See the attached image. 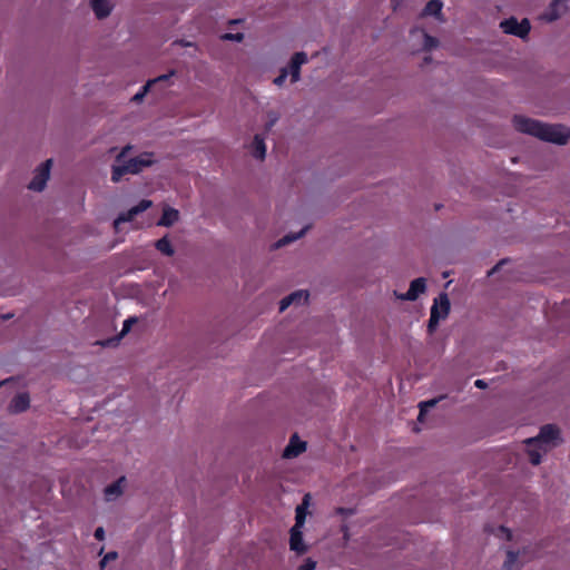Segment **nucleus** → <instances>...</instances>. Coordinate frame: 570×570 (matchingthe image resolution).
Returning a JSON list of instances; mask_svg holds the SVG:
<instances>
[{"label": "nucleus", "mask_w": 570, "mask_h": 570, "mask_svg": "<svg viewBox=\"0 0 570 570\" xmlns=\"http://www.w3.org/2000/svg\"><path fill=\"white\" fill-rule=\"evenodd\" d=\"M12 380H13V379H12V377H10V379H6V380L1 381V382H0V387H1V386H3L4 384H7V383L11 382Z\"/></svg>", "instance_id": "nucleus-43"}, {"label": "nucleus", "mask_w": 570, "mask_h": 570, "mask_svg": "<svg viewBox=\"0 0 570 570\" xmlns=\"http://www.w3.org/2000/svg\"><path fill=\"white\" fill-rule=\"evenodd\" d=\"M180 219V214L177 209L166 205L163 208V214L157 226L170 227Z\"/></svg>", "instance_id": "nucleus-16"}, {"label": "nucleus", "mask_w": 570, "mask_h": 570, "mask_svg": "<svg viewBox=\"0 0 570 570\" xmlns=\"http://www.w3.org/2000/svg\"><path fill=\"white\" fill-rule=\"evenodd\" d=\"M238 22H240V20H232L230 23H235V24H238Z\"/></svg>", "instance_id": "nucleus-47"}, {"label": "nucleus", "mask_w": 570, "mask_h": 570, "mask_svg": "<svg viewBox=\"0 0 570 570\" xmlns=\"http://www.w3.org/2000/svg\"><path fill=\"white\" fill-rule=\"evenodd\" d=\"M563 442L561 429L557 424L549 423L540 428L538 435L525 439L523 444L529 462L532 465H539L542 461V453H548Z\"/></svg>", "instance_id": "nucleus-2"}, {"label": "nucleus", "mask_w": 570, "mask_h": 570, "mask_svg": "<svg viewBox=\"0 0 570 570\" xmlns=\"http://www.w3.org/2000/svg\"><path fill=\"white\" fill-rule=\"evenodd\" d=\"M175 75H176V70L171 69L168 73L158 76V77L154 78V80H156V82L166 81Z\"/></svg>", "instance_id": "nucleus-36"}, {"label": "nucleus", "mask_w": 570, "mask_h": 570, "mask_svg": "<svg viewBox=\"0 0 570 570\" xmlns=\"http://www.w3.org/2000/svg\"><path fill=\"white\" fill-rule=\"evenodd\" d=\"M13 315L12 314H6V315H2V318L3 320H10Z\"/></svg>", "instance_id": "nucleus-45"}, {"label": "nucleus", "mask_w": 570, "mask_h": 570, "mask_svg": "<svg viewBox=\"0 0 570 570\" xmlns=\"http://www.w3.org/2000/svg\"><path fill=\"white\" fill-rule=\"evenodd\" d=\"M155 248L160 252L163 255L171 257L175 254V249L171 245V242L168 235H165L160 239L156 240Z\"/></svg>", "instance_id": "nucleus-22"}, {"label": "nucleus", "mask_w": 570, "mask_h": 570, "mask_svg": "<svg viewBox=\"0 0 570 570\" xmlns=\"http://www.w3.org/2000/svg\"><path fill=\"white\" fill-rule=\"evenodd\" d=\"M512 124L519 132L559 146L566 145L570 139V128L561 124H546L521 115L513 116Z\"/></svg>", "instance_id": "nucleus-1"}, {"label": "nucleus", "mask_w": 570, "mask_h": 570, "mask_svg": "<svg viewBox=\"0 0 570 570\" xmlns=\"http://www.w3.org/2000/svg\"><path fill=\"white\" fill-rule=\"evenodd\" d=\"M289 549L297 554L308 551V546L303 540V528L292 527L289 530Z\"/></svg>", "instance_id": "nucleus-10"}, {"label": "nucleus", "mask_w": 570, "mask_h": 570, "mask_svg": "<svg viewBox=\"0 0 570 570\" xmlns=\"http://www.w3.org/2000/svg\"><path fill=\"white\" fill-rule=\"evenodd\" d=\"M519 558V552L509 550L507 552V560L504 561L503 568L505 570H512L514 563L517 562Z\"/></svg>", "instance_id": "nucleus-26"}, {"label": "nucleus", "mask_w": 570, "mask_h": 570, "mask_svg": "<svg viewBox=\"0 0 570 570\" xmlns=\"http://www.w3.org/2000/svg\"><path fill=\"white\" fill-rule=\"evenodd\" d=\"M307 61V55L303 51L295 52L291 58L288 73L291 75V82L295 83L301 79V67Z\"/></svg>", "instance_id": "nucleus-11"}, {"label": "nucleus", "mask_w": 570, "mask_h": 570, "mask_svg": "<svg viewBox=\"0 0 570 570\" xmlns=\"http://www.w3.org/2000/svg\"><path fill=\"white\" fill-rule=\"evenodd\" d=\"M156 83V80L154 79H150L146 82V85L142 87L141 91L147 95V92L149 91L150 87Z\"/></svg>", "instance_id": "nucleus-39"}, {"label": "nucleus", "mask_w": 570, "mask_h": 570, "mask_svg": "<svg viewBox=\"0 0 570 570\" xmlns=\"http://www.w3.org/2000/svg\"><path fill=\"white\" fill-rule=\"evenodd\" d=\"M341 531L343 532L344 540L348 541V539H350V529H348V525L346 523H343L341 525Z\"/></svg>", "instance_id": "nucleus-37"}, {"label": "nucleus", "mask_w": 570, "mask_h": 570, "mask_svg": "<svg viewBox=\"0 0 570 570\" xmlns=\"http://www.w3.org/2000/svg\"><path fill=\"white\" fill-rule=\"evenodd\" d=\"M450 312L451 302L449 295L445 292H442L438 295V297L434 298L431 307L430 320L426 326L428 333L430 335L435 333L440 322L444 321L449 316Z\"/></svg>", "instance_id": "nucleus-4"}, {"label": "nucleus", "mask_w": 570, "mask_h": 570, "mask_svg": "<svg viewBox=\"0 0 570 570\" xmlns=\"http://www.w3.org/2000/svg\"><path fill=\"white\" fill-rule=\"evenodd\" d=\"M95 538L99 541L104 540L105 539V530L102 527H99L96 529L95 531Z\"/></svg>", "instance_id": "nucleus-38"}, {"label": "nucleus", "mask_w": 570, "mask_h": 570, "mask_svg": "<svg viewBox=\"0 0 570 570\" xmlns=\"http://www.w3.org/2000/svg\"><path fill=\"white\" fill-rule=\"evenodd\" d=\"M508 262H509V259H508V258H502L501 261H499V262H498V263H497V264H495V265H494V266H493V267L488 272V276L490 277V276L494 275L495 273H498V272L501 269V267H502L503 265H505Z\"/></svg>", "instance_id": "nucleus-35"}, {"label": "nucleus", "mask_w": 570, "mask_h": 570, "mask_svg": "<svg viewBox=\"0 0 570 570\" xmlns=\"http://www.w3.org/2000/svg\"><path fill=\"white\" fill-rule=\"evenodd\" d=\"M474 385H475L478 389H482V390H484V389H487V387H488L487 382H484L483 380H476V381L474 382Z\"/></svg>", "instance_id": "nucleus-41"}, {"label": "nucleus", "mask_w": 570, "mask_h": 570, "mask_svg": "<svg viewBox=\"0 0 570 570\" xmlns=\"http://www.w3.org/2000/svg\"><path fill=\"white\" fill-rule=\"evenodd\" d=\"M502 529L504 530V528H503V527H502ZM505 531H507V533H508V539L510 540V539H511V537H512V534H511V532H510L508 529H505Z\"/></svg>", "instance_id": "nucleus-46"}, {"label": "nucleus", "mask_w": 570, "mask_h": 570, "mask_svg": "<svg viewBox=\"0 0 570 570\" xmlns=\"http://www.w3.org/2000/svg\"><path fill=\"white\" fill-rule=\"evenodd\" d=\"M445 397H446V395L443 394V395H440L438 397L431 399L429 401L421 402L419 404L420 413H419V416H417V421L421 422V423L424 422V417H425V414H426L428 410L431 409V407H434L441 400H443Z\"/></svg>", "instance_id": "nucleus-23"}, {"label": "nucleus", "mask_w": 570, "mask_h": 570, "mask_svg": "<svg viewBox=\"0 0 570 570\" xmlns=\"http://www.w3.org/2000/svg\"><path fill=\"white\" fill-rule=\"evenodd\" d=\"M423 62L424 63H431L432 62V57L431 56L424 57Z\"/></svg>", "instance_id": "nucleus-42"}, {"label": "nucleus", "mask_w": 570, "mask_h": 570, "mask_svg": "<svg viewBox=\"0 0 570 570\" xmlns=\"http://www.w3.org/2000/svg\"><path fill=\"white\" fill-rule=\"evenodd\" d=\"M145 96H146V95L140 90L139 92H137V94L132 97V99H131V100H132V101H135V102H141Z\"/></svg>", "instance_id": "nucleus-40"}, {"label": "nucleus", "mask_w": 570, "mask_h": 570, "mask_svg": "<svg viewBox=\"0 0 570 570\" xmlns=\"http://www.w3.org/2000/svg\"><path fill=\"white\" fill-rule=\"evenodd\" d=\"M426 278L417 277L410 283V287L406 293H399L397 291H394L393 295L401 301L414 302L420 295L426 292Z\"/></svg>", "instance_id": "nucleus-7"}, {"label": "nucleus", "mask_w": 570, "mask_h": 570, "mask_svg": "<svg viewBox=\"0 0 570 570\" xmlns=\"http://www.w3.org/2000/svg\"><path fill=\"white\" fill-rule=\"evenodd\" d=\"M312 495L311 493L304 494L302 502L295 509V524L293 527L304 528L307 509L311 505Z\"/></svg>", "instance_id": "nucleus-15"}, {"label": "nucleus", "mask_w": 570, "mask_h": 570, "mask_svg": "<svg viewBox=\"0 0 570 570\" xmlns=\"http://www.w3.org/2000/svg\"><path fill=\"white\" fill-rule=\"evenodd\" d=\"M118 558V553L116 551H110L100 560L99 566L102 570L106 567L107 562L114 561Z\"/></svg>", "instance_id": "nucleus-31"}, {"label": "nucleus", "mask_w": 570, "mask_h": 570, "mask_svg": "<svg viewBox=\"0 0 570 570\" xmlns=\"http://www.w3.org/2000/svg\"><path fill=\"white\" fill-rule=\"evenodd\" d=\"M253 156L258 160H264L266 156V146L261 135H255L253 139Z\"/></svg>", "instance_id": "nucleus-21"}, {"label": "nucleus", "mask_w": 570, "mask_h": 570, "mask_svg": "<svg viewBox=\"0 0 570 570\" xmlns=\"http://www.w3.org/2000/svg\"><path fill=\"white\" fill-rule=\"evenodd\" d=\"M122 337H124V335L121 333H119L116 336H112V337H109V338H106V340L96 341L94 343V345H99L101 347H116V346L119 345V343H120Z\"/></svg>", "instance_id": "nucleus-25"}, {"label": "nucleus", "mask_w": 570, "mask_h": 570, "mask_svg": "<svg viewBox=\"0 0 570 570\" xmlns=\"http://www.w3.org/2000/svg\"><path fill=\"white\" fill-rule=\"evenodd\" d=\"M311 228V225H306L303 229H301L298 233H289L282 238H279L276 243L273 244L274 249H278L283 246H286L299 238H302L306 232Z\"/></svg>", "instance_id": "nucleus-20"}, {"label": "nucleus", "mask_w": 570, "mask_h": 570, "mask_svg": "<svg viewBox=\"0 0 570 570\" xmlns=\"http://www.w3.org/2000/svg\"><path fill=\"white\" fill-rule=\"evenodd\" d=\"M126 481L125 476H120L117 481L107 485L104 490L105 499L107 501H112L119 498L122 494V483Z\"/></svg>", "instance_id": "nucleus-19"}, {"label": "nucleus", "mask_w": 570, "mask_h": 570, "mask_svg": "<svg viewBox=\"0 0 570 570\" xmlns=\"http://www.w3.org/2000/svg\"><path fill=\"white\" fill-rule=\"evenodd\" d=\"M568 0H553L549 6V12L546 14L548 21L552 22L558 20L567 12Z\"/></svg>", "instance_id": "nucleus-17"}, {"label": "nucleus", "mask_w": 570, "mask_h": 570, "mask_svg": "<svg viewBox=\"0 0 570 570\" xmlns=\"http://www.w3.org/2000/svg\"><path fill=\"white\" fill-rule=\"evenodd\" d=\"M30 407L29 393L22 392L17 394L8 404V412L10 414H19L26 412Z\"/></svg>", "instance_id": "nucleus-12"}, {"label": "nucleus", "mask_w": 570, "mask_h": 570, "mask_svg": "<svg viewBox=\"0 0 570 570\" xmlns=\"http://www.w3.org/2000/svg\"><path fill=\"white\" fill-rule=\"evenodd\" d=\"M153 206V202L149 199H141L138 205L131 207L125 213H120L114 220V228L119 232V225L122 223L131 222L137 215L146 212Z\"/></svg>", "instance_id": "nucleus-8"}, {"label": "nucleus", "mask_w": 570, "mask_h": 570, "mask_svg": "<svg viewBox=\"0 0 570 570\" xmlns=\"http://www.w3.org/2000/svg\"><path fill=\"white\" fill-rule=\"evenodd\" d=\"M423 36V43H422V50L423 51H431L433 49H436L440 45V41L438 38L430 36L424 30H421Z\"/></svg>", "instance_id": "nucleus-24"}, {"label": "nucleus", "mask_w": 570, "mask_h": 570, "mask_svg": "<svg viewBox=\"0 0 570 570\" xmlns=\"http://www.w3.org/2000/svg\"><path fill=\"white\" fill-rule=\"evenodd\" d=\"M500 29L505 35L515 36L522 40H527L531 30V23L528 18L518 21L515 17L504 19L499 24Z\"/></svg>", "instance_id": "nucleus-5"}, {"label": "nucleus", "mask_w": 570, "mask_h": 570, "mask_svg": "<svg viewBox=\"0 0 570 570\" xmlns=\"http://www.w3.org/2000/svg\"><path fill=\"white\" fill-rule=\"evenodd\" d=\"M156 164L155 154L144 151L136 157L124 159L122 163H114L111 165V181L119 183L125 175H138L145 168Z\"/></svg>", "instance_id": "nucleus-3"}, {"label": "nucleus", "mask_w": 570, "mask_h": 570, "mask_svg": "<svg viewBox=\"0 0 570 570\" xmlns=\"http://www.w3.org/2000/svg\"><path fill=\"white\" fill-rule=\"evenodd\" d=\"M287 76H288V69L282 68L279 75L274 79V83L276 86H282Z\"/></svg>", "instance_id": "nucleus-33"}, {"label": "nucleus", "mask_w": 570, "mask_h": 570, "mask_svg": "<svg viewBox=\"0 0 570 570\" xmlns=\"http://www.w3.org/2000/svg\"><path fill=\"white\" fill-rule=\"evenodd\" d=\"M416 31H419V29H417V28H414V29H412V30H411V33H414V32H416Z\"/></svg>", "instance_id": "nucleus-48"}, {"label": "nucleus", "mask_w": 570, "mask_h": 570, "mask_svg": "<svg viewBox=\"0 0 570 570\" xmlns=\"http://www.w3.org/2000/svg\"><path fill=\"white\" fill-rule=\"evenodd\" d=\"M220 39L224 41H236L242 42L244 40V33L237 32V33H224L220 36Z\"/></svg>", "instance_id": "nucleus-29"}, {"label": "nucleus", "mask_w": 570, "mask_h": 570, "mask_svg": "<svg viewBox=\"0 0 570 570\" xmlns=\"http://www.w3.org/2000/svg\"><path fill=\"white\" fill-rule=\"evenodd\" d=\"M442 7H443V3L441 0H430L425 4L421 16L422 17L433 16L439 21H444V18L442 16Z\"/></svg>", "instance_id": "nucleus-18"}, {"label": "nucleus", "mask_w": 570, "mask_h": 570, "mask_svg": "<svg viewBox=\"0 0 570 570\" xmlns=\"http://www.w3.org/2000/svg\"><path fill=\"white\" fill-rule=\"evenodd\" d=\"M334 513L337 514V515H342L344 518H347V517L354 515L356 513V509L355 508L337 507V508L334 509Z\"/></svg>", "instance_id": "nucleus-30"}, {"label": "nucleus", "mask_w": 570, "mask_h": 570, "mask_svg": "<svg viewBox=\"0 0 570 570\" xmlns=\"http://www.w3.org/2000/svg\"><path fill=\"white\" fill-rule=\"evenodd\" d=\"M308 297H309L308 291H305V289L295 291L281 299L279 312L283 313L291 305L301 306V305L307 303Z\"/></svg>", "instance_id": "nucleus-9"}, {"label": "nucleus", "mask_w": 570, "mask_h": 570, "mask_svg": "<svg viewBox=\"0 0 570 570\" xmlns=\"http://www.w3.org/2000/svg\"><path fill=\"white\" fill-rule=\"evenodd\" d=\"M267 118H268V121L265 125V130L269 131L273 128V126L277 122V120L279 119V114L277 111L269 110L267 112Z\"/></svg>", "instance_id": "nucleus-27"}, {"label": "nucleus", "mask_w": 570, "mask_h": 570, "mask_svg": "<svg viewBox=\"0 0 570 570\" xmlns=\"http://www.w3.org/2000/svg\"><path fill=\"white\" fill-rule=\"evenodd\" d=\"M89 4L98 20L108 18L114 9L110 0H89Z\"/></svg>", "instance_id": "nucleus-13"}, {"label": "nucleus", "mask_w": 570, "mask_h": 570, "mask_svg": "<svg viewBox=\"0 0 570 570\" xmlns=\"http://www.w3.org/2000/svg\"><path fill=\"white\" fill-rule=\"evenodd\" d=\"M134 149V146L132 145H126L124 146L120 151L118 153V155L116 156L115 158V161L116 163H122L124 159H127L128 155L130 154V151Z\"/></svg>", "instance_id": "nucleus-28"}, {"label": "nucleus", "mask_w": 570, "mask_h": 570, "mask_svg": "<svg viewBox=\"0 0 570 570\" xmlns=\"http://www.w3.org/2000/svg\"><path fill=\"white\" fill-rule=\"evenodd\" d=\"M137 322H138L137 317H129L128 320H126V321L124 322V326H122V330H121V332H120V333H121L124 336H125V335H127V334L130 332L131 326H132L134 324H136Z\"/></svg>", "instance_id": "nucleus-32"}, {"label": "nucleus", "mask_w": 570, "mask_h": 570, "mask_svg": "<svg viewBox=\"0 0 570 570\" xmlns=\"http://www.w3.org/2000/svg\"><path fill=\"white\" fill-rule=\"evenodd\" d=\"M306 442L301 441L297 434L292 435L289 443L284 449L283 458L293 459L306 451Z\"/></svg>", "instance_id": "nucleus-14"}, {"label": "nucleus", "mask_w": 570, "mask_h": 570, "mask_svg": "<svg viewBox=\"0 0 570 570\" xmlns=\"http://www.w3.org/2000/svg\"><path fill=\"white\" fill-rule=\"evenodd\" d=\"M52 164V159H47L35 169L33 178L28 184V189L33 191H42L46 188L47 181L50 178Z\"/></svg>", "instance_id": "nucleus-6"}, {"label": "nucleus", "mask_w": 570, "mask_h": 570, "mask_svg": "<svg viewBox=\"0 0 570 570\" xmlns=\"http://www.w3.org/2000/svg\"><path fill=\"white\" fill-rule=\"evenodd\" d=\"M179 43H180L181 46H191V43H190V42H187V41H184V40H180V41H179Z\"/></svg>", "instance_id": "nucleus-44"}, {"label": "nucleus", "mask_w": 570, "mask_h": 570, "mask_svg": "<svg viewBox=\"0 0 570 570\" xmlns=\"http://www.w3.org/2000/svg\"><path fill=\"white\" fill-rule=\"evenodd\" d=\"M316 568V561L307 558L303 564H301L297 570H315Z\"/></svg>", "instance_id": "nucleus-34"}]
</instances>
